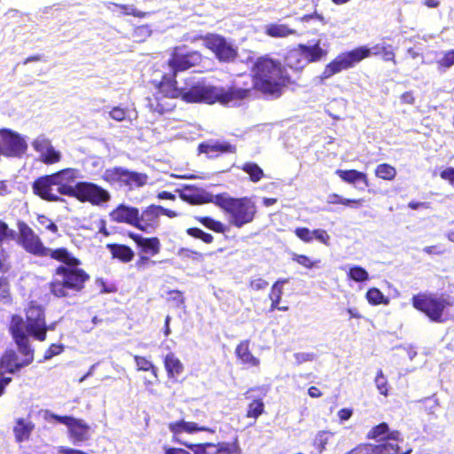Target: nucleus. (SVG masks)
<instances>
[{
	"label": "nucleus",
	"mask_w": 454,
	"mask_h": 454,
	"mask_svg": "<svg viewBox=\"0 0 454 454\" xmlns=\"http://www.w3.org/2000/svg\"><path fill=\"white\" fill-rule=\"evenodd\" d=\"M248 92L247 90L242 89L226 90L221 87L208 86L194 82L187 83L185 87L180 89L176 88L174 83L161 82L159 88V93L155 97L157 105L154 106V111L162 114L173 107V105L169 102H161V95H164V97L168 98L180 97L188 103L203 102L213 104L215 102H220L223 105H227L234 100L246 98Z\"/></svg>",
	"instance_id": "nucleus-1"
},
{
	"label": "nucleus",
	"mask_w": 454,
	"mask_h": 454,
	"mask_svg": "<svg viewBox=\"0 0 454 454\" xmlns=\"http://www.w3.org/2000/svg\"><path fill=\"white\" fill-rule=\"evenodd\" d=\"M52 259L63 264L55 270L53 280L50 284L51 293L56 297H68L80 292L89 275L79 266L80 260L74 257L66 248H58L52 254Z\"/></svg>",
	"instance_id": "nucleus-2"
},
{
	"label": "nucleus",
	"mask_w": 454,
	"mask_h": 454,
	"mask_svg": "<svg viewBox=\"0 0 454 454\" xmlns=\"http://www.w3.org/2000/svg\"><path fill=\"white\" fill-rule=\"evenodd\" d=\"M251 72L254 88L266 95L279 97L290 83V76L280 61L267 56L258 58Z\"/></svg>",
	"instance_id": "nucleus-3"
},
{
	"label": "nucleus",
	"mask_w": 454,
	"mask_h": 454,
	"mask_svg": "<svg viewBox=\"0 0 454 454\" xmlns=\"http://www.w3.org/2000/svg\"><path fill=\"white\" fill-rule=\"evenodd\" d=\"M9 330L21 356L13 349H7L0 358V368L6 372L15 373L33 362L34 350L31 348L29 337L24 335L22 324L19 318L10 325Z\"/></svg>",
	"instance_id": "nucleus-4"
},
{
	"label": "nucleus",
	"mask_w": 454,
	"mask_h": 454,
	"mask_svg": "<svg viewBox=\"0 0 454 454\" xmlns=\"http://www.w3.org/2000/svg\"><path fill=\"white\" fill-rule=\"evenodd\" d=\"M216 206L228 214L230 224L237 228L252 223L257 212L256 204L250 197L231 198L226 193L218 194Z\"/></svg>",
	"instance_id": "nucleus-5"
},
{
	"label": "nucleus",
	"mask_w": 454,
	"mask_h": 454,
	"mask_svg": "<svg viewBox=\"0 0 454 454\" xmlns=\"http://www.w3.org/2000/svg\"><path fill=\"white\" fill-rule=\"evenodd\" d=\"M19 318L22 324V330L25 336H31L35 340L43 341L46 339L47 331L52 329L47 326L44 311L42 306L31 302L26 309V321L20 316H13L10 325Z\"/></svg>",
	"instance_id": "nucleus-6"
},
{
	"label": "nucleus",
	"mask_w": 454,
	"mask_h": 454,
	"mask_svg": "<svg viewBox=\"0 0 454 454\" xmlns=\"http://www.w3.org/2000/svg\"><path fill=\"white\" fill-rule=\"evenodd\" d=\"M414 308L424 312L431 320L442 322L443 311L454 304L450 297L436 296L432 294H418L413 296Z\"/></svg>",
	"instance_id": "nucleus-7"
},
{
	"label": "nucleus",
	"mask_w": 454,
	"mask_h": 454,
	"mask_svg": "<svg viewBox=\"0 0 454 454\" xmlns=\"http://www.w3.org/2000/svg\"><path fill=\"white\" fill-rule=\"evenodd\" d=\"M371 56V51L366 46H360L352 51L339 54L327 64L322 73V79H328L333 75L355 67L363 59Z\"/></svg>",
	"instance_id": "nucleus-8"
},
{
	"label": "nucleus",
	"mask_w": 454,
	"mask_h": 454,
	"mask_svg": "<svg viewBox=\"0 0 454 454\" xmlns=\"http://www.w3.org/2000/svg\"><path fill=\"white\" fill-rule=\"evenodd\" d=\"M18 243L27 252L37 256H50L56 249H51L43 246L41 239L35 232L25 223H19Z\"/></svg>",
	"instance_id": "nucleus-9"
},
{
	"label": "nucleus",
	"mask_w": 454,
	"mask_h": 454,
	"mask_svg": "<svg viewBox=\"0 0 454 454\" xmlns=\"http://www.w3.org/2000/svg\"><path fill=\"white\" fill-rule=\"evenodd\" d=\"M201 61V55L198 51L183 53L180 48H176L168 61L170 73L165 74L163 76L164 83H171L170 81L176 75L178 72L189 69L198 65Z\"/></svg>",
	"instance_id": "nucleus-10"
},
{
	"label": "nucleus",
	"mask_w": 454,
	"mask_h": 454,
	"mask_svg": "<svg viewBox=\"0 0 454 454\" xmlns=\"http://www.w3.org/2000/svg\"><path fill=\"white\" fill-rule=\"evenodd\" d=\"M201 39L203 44L215 54L219 61L231 62L238 56V49L222 35L209 34Z\"/></svg>",
	"instance_id": "nucleus-11"
},
{
	"label": "nucleus",
	"mask_w": 454,
	"mask_h": 454,
	"mask_svg": "<svg viewBox=\"0 0 454 454\" xmlns=\"http://www.w3.org/2000/svg\"><path fill=\"white\" fill-rule=\"evenodd\" d=\"M74 197L81 202H90L94 206H102L111 200V194L108 191L89 182L77 183Z\"/></svg>",
	"instance_id": "nucleus-12"
},
{
	"label": "nucleus",
	"mask_w": 454,
	"mask_h": 454,
	"mask_svg": "<svg viewBox=\"0 0 454 454\" xmlns=\"http://www.w3.org/2000/svg\"><path fill=\"white\" fill-rule=\"evenodd\" d=\"M0 139L2 142V153L8 157H20L24 154L27 149L26 138L11 129H3L0 131Z\"/></svg>",
	"instance_id": "nucleus-13"
},
{
	"label": "nucleus",
	"mask_w": 454,
	"mask_h": 454,
	"mask_svg": "<svg viewBox=\"0 0 454 454\" xmlns=\"http://www.w3.org/2000/svg\"><path fill=\"white\" fill-rule=\"evenodd\" d=\"M51 417L67 426L69 438L74 443L85 442L90 439L91 428L84 420L69 416L51 415Z\"/></svg>",
	"instance_id": "nucleus-14"
},
{
	"label": "nucleus",
	"mask_w": 454,
	"mask_h": 454,
	"mask_svg": "<svg viewBox=\"0 0 454 454\" xmlns=\"http://www.w3.org/2000/svg\"><path fill=\"white\" fill-rule=\"evenodd\" d=\"M33 149L38 153L39 160L47 165L54 164L61 160V153L56 150L51 139L44 134H40L31 143Z\"/></svg>",
	"instance_id": "nucleus-15"
},
{
	"label": "nucleus",
	"mask_w": 454,
	"mask_h": 454,
	"mask_svg": "<svg viewBox=\"0 0 454 454\" xmlns=\"http://www.w3.org/2000/svg\"><path fill=\"white\" fill-rule=\"evenodd\" d=\"M79 170L76 168H66L54 173V177L51 178L55 184L59 185V192L60 195L74 197L76 192V184H73L79 177Z\"/></svg>",
	"instance_id": "nucleus-16"
},
{
	"label": "nucleus",
	"mask_w": 454,
	"mask_h": 454,
	"mask_svg": "<svg viewBox=\"0 0 454 454\" xmlns=\"http://www.w3.org/2000/svg\"><path fill=\"white\" fill-rule=\"evenodd\" d=\"M54 175H48L36 179L33 184L34 192L43 200L48 201H60L63 200L60 198L59 192V185L55 184L51 178H53Z\"/></svg>",
	"instance_id": "nucleus-17"
},
{
	"label": "nucleus",
	"mask_w": 454,
	"mask_h": 454,
	"mask_svg": "<svg viewBox=\"0 0 454 454\" xmlns=\"http://www.w3.org/2000/svg\"><path fill=\"white\" fill-rule=\"evenodd\" d=\"M180 197L191 204L214 203L216 205L217 199V195H213L202 188L192 185H184L180 190Z\"/></svg>",
	"instance_id": "nucleus-18"
},
{
	"label": "nucleus",
	"mask_w": 454,
	"mask_h": 454,
	"mask_svg": "<svg viewBox=\"0 0 454 454\" xmlns=\"http://www.w3.org/2000/svg\"><path fill=\"white\" fill-rule=\"evenodd\" d=\"M367 439L381 441L382 442H392L397 444L403 442L401 433L397 430H390L387 423H380L372 427L366 435Z\"/></svg>",
	"instance_id": "nucleus-19"
},
{
	"label": "nucleus",
	"mask_w": 454,
	"mask_h": 454,
	"mask_svg": "<svg viewBox=\"0 0 454 454\" xmlns=\"http://www.w3.org/2000/svg\"><path fill=\"white\" fill-rule=\"evenodd\" d=\"M160 206L151 205L141 214L138 212L137 228L145 231L152 232L159 225Z\"/></svg>",
	"instance_id": "nucleus-20"
},
{
	"label": "nucleus",
	"mask_w": 454,
	"mask_h": 454,
	"mask_svg": "<svg viewBox=\"0 0 454 454\" xmlns=\"http://www.w3.org/2000/svg\"><path fill=\"white\" fill-rule=\"evenodd\" d=\"M138 208L120 205L110 213V218L116 223H124L137 228Z\"/></svg>",
	"instance_id": "nucleus-21"
},
{
	"label": "nucleus",
	"mask_w": 454,
	"mask_h": 454,
	"mask_svg": "<svg viewBox=\"0 0 454 454\" xmlns=\"http://www.w3.org/2000/svg\"><path fill=\"white\" fill-rule=\"evenodd\" d=\"M168 429L176 437L181 435L184 433L194 434L200 431L209 432L212 434L215 433V430L212 428H209L207 427H200L195 422L185 420H179L170 423L168 425Z\"/></svg>",
	"instance_id": "nucleus-22"
},
{
	"label": "nucleus",
	"mask_w": 454,
	"mask_h": 454,
	"mask_svg": "<svg viewBox=\"0 0 454 454\" xmlns=\"http://www.w3.org/2000/svg\"><path fill=\"white\" fill-rule=\"evenodd\" d=\"M200 153L213 158L223 153H235L236 147L227 142L210 141L203 143L199 146Z\"/></svg>",
	"instance_id": "nucleus-23"
},
{
	"label": "nucleus",
	"mask_w": 454,
	"mask_h": 454,
	"mask_svg": "<svg viewBox=\"0 0 454 454\" xmlns=\"http://www.w3.org/2000/svg\"><path fill=\"white\" fill-rule=\"evenodd\" d=\"M285 63L288 67L294 70H301L309 64L300 45L287 52Z\"/></svg>",
	"instance_id": "nucleus-24"
},
{
	"label": "nucleus",
	"mask_w": 454,
	"mask_h": 454,
	"mask_svg": "<svg viewBox=\"0 0 454 454\" xmlns=\"http://www.w3.org/2000/svg\"><path fill=\"white\" fill-rule=\"evenodd\" d=\"M127 169L122 167L106 168L102 174V179L111 185L124 186Z\"/></svg>",
	"instance_id": "nucleus-25"
},
{
	"label": "nucleus",
	"mask_w": 454,
	"mask_h": 454,
	"mask_svg": "<svg viewBox=\"0 0 454 454\" xmlns=\"http://www.w3.org/2000/svg\"><path fill=\"white\" fill-rule=\"evenodd\" d=\"M130 237L144 253L155 255L160 252V244L157 238H144L137 234H131Z\"/></svg>",
	"instance_id": "nucleus-26"
},
{
	"label": "nucleus",
	"mask_w": 454,
	"mask_h": 454,
	"mask_svg": "<svg viewBox=\"0 0 454 454\" xmlns=\"http://www.w3.org/2000/svg\"><path fill=\"white\" fill-rule=\"evenodd\" d=\"M320 43L321 41L317 40L315 43L309 45L299 44L304 52V56L306 57L308 63L319 61L327 55V50L323 49L320 46Z\"/></svg>",
	"instance_id": "nucleus-27"
},
{
	"label": "nucleus",
	"mask_w": 454,
	"mask_h": 454,
	"mask_svg": "<svg viewBox=\"0 0 454 454\" xmlns=\"http://www.w3.org/2000/svg\"><path fill=\"white\" fill-rule=\"evenodd\" d=\"M335 174L344 182L350 184H356L357 183H363L364 186H368V179L367 176L364 172H360L355 169L350 170H343V169H337L335 171Z\"/></svg>",
	"instance_id": "nucleus-28"
},
{
	"label": "nucleus",
	"mask_w": 454,
	"mask_h": 454,
	"mask_svg": "<svg viewBox=\"0 0 454 454\" xmlns=\"http://www.w3.org/2000/svg\"><path fill=\"white\" fill-rule=\"evenodd\" d=\"M264 33L273 38H286L296 35V30L290 28L286 24L270 23L265 25Z\"/></svg>",
	"instance_id": "nucleus-29"
},
{
	"label": "nucleus",
	"mask_w": 454,
	"mask_h": 454,
	"mask_svg": "<svg viewBox=\"0 0 454 454\" xmlns=\"http://www.w3.org/2000/svg\"><path fill=\"white\" fill-rule=\"evenodd\" d=\"M235 352L242 364L248 366H258L260 364V360L249 351V342L247 340L241 341L237 346Z\"/></svg>",
	"instance_id": "nucleus-30"
},
{
	"label": "nucleus",
	"mask_w": 454,
	"mask_h": 454,
	"mask_svg": "<svg viewBox=\"0 0 454 454\" xmlns=\"http://www.w3.org/2000/svg\"><path fill=\"white\" fill-rule=\"evenodd\" d=\"M34 425L31 421L25 419H18L13 427V433L18 442H23L29 438Z\"/></svg>",
	"instance_id": "nucleus-31"
},
{
	"label": "nucleus",
	"mask_w": 454,
	"mask_h": 454,
	"mask_svg": "<svg viewBox=\"0 0 454 454\" xmlns=\"http://www.w3.org/2000/svg\"><path fill=\"white\" fill-rule=\"evenodd\" d=\"M164 366L168 378H176L184 371V365L174 353H168L164 359Z\"/></svg>",
	"instance_id": "nucleus-32"
},
{
	"label": "nucleus",
	"mask_w": 454,
	"mask_h": 454,
	"mask_svg": "<svg viewBox=\"0 0 454 454\" xmlns=\"http://www.w3.org/2000/svg\"><path fill=\"white\" fill-rule=\"evenodd\" d=\"M147 182L148 176L146 174L127 169L124 186H128L129 189L139 188L145 185Z\"/></svg>",
	"instance_id": "nucleus-33"
},
{
	"label": "nucleus",
	"mask_w": 454,
	"mask_h": 454,
	"mask_svg": "<svg viewBox=\"0 0 454 454\" xmlns=\"http://www.w3.org/2000/svg\"><path fill=\"white\" fill-rule=\"evenodd\" d=\"M109 251L114 258H117L123 262H130L134 257V253L127 246L124 245H108Z\"/></svg>",
	"instance_id": "nucleus-34"
},
{
	"label": "nucleus",
	"mask_w": 454,
	"mask_h": 454,
	"mask_svg": "<svg viewBox=\"0 0 454 454\" xmlns=\"http://www.w3.org/2000/svg\"><path fill=\"white\" fill-rule=\"evenodd\" d=\"M333 435V434L332 432L325 430L318 431L316 434L312 445L318 454L323 453Z\"/></svg>",
	"instance_id": "nucleus-35"
},
{
	"label": "nucleus",
	"mask_w": 454,
	"mask_h": 454,
	"mask_svg": "<svg viewBox=\"0 0 454 454\" xmlns=\"http://www.w3.org/2000/svg\"><path fill=\"white\" fill-rule=\"evenodd\" d=\"M264 412V403L262 399L253 400L247 406L246 417L253 419L249 426L254 425L256 419Z\"/></svg>",
	"instance_id": "nucleus-36"
},
{
	"label": "nucleus",
	"mask_w": 454,
	"mask_h": 454,
	"mask_svg": "<svg viewBox=\"0 0 454 454\" xmlns=\"http://www.w3.org/2000/svg\"><path fill=\"white\" fill-rule=\"evenodd\" d=\"M241 169L249 175L253 183L259 182L264 176L263 170L254 162H246L241 166Z\"/></svg>",
	"instance_id": "nucleus-37"
},
{
	"label": "nucleus",
	"mask_w": 454,
	"mask_h": 454,
	"mask_svg": "<svg viewBox=\"0 0 454 454\" xmlns=\"http://www.w3.org/2000/svg\"><path fill=\"white\" fill-rule=\"evenodd\" d=\"M365 297L368 302L372 305H387L389 303L388 298L385 297L384 294L375 287L370 288L367 291Z\"/></svg>",
	"instance_id": "nucleus-38"
},
{
	"label": "nucleus",
	"mask_w": 454,
	"mask_h": 454,
	"mask_svg": "<svg viewBox=\"0 0 454 454\" xmlns=\"http://www.w3.org/2000/svg\"><path fill=\"white\" fill-rule=\"evenodd\" d=\"M375 176L380 179L390 181L395 177L396 170L393 166L382 163L375 168Z\"/></svg>",
	"instance_id": "nucleus-39"
},
{
	"label": "nucleus",
	"mask_w": 454,
	"mask_h": 454,
	"mask_svg": "<svg viewBox=\"0 0 454 454\" xmlns=\"http://www.w3.org/2000/svg\"><path fill=\"white\" fill-rule=\"evenodd\" d=\"M134 360H135L137 371H144V372L150 371L155 379L158 378L157 368L146 357L141 356H135Z\"/></svg>",
	"instance_id": "nucleus-40"
},
{
	"label": "nucleus",
	"mask_w": 454,
	"mask_h": 454,
	"mask_svg": "<svg viewBox=\"0 0 454 454\" xmlns=\"http://www.w3.org/2000/svg\"><path fill=\"white\" fill-rule=\"evenodd\" d=\"M186 446L193 450L194 454H220L218 444L204 443V444H186Z\"/></svg>",
	"instance_id": "nucleus-41"
},
{
	"label": "nucleus",
	"mask_w": 454,
	"mask_h": 454,
	"mask_svg": "<svg viewBox=\"0 0 454 454\" xmlns=\"http://www.w3.org/2000/svg\"><path fill=\"white\" fill-rule=\"evenodd\" d=\"M286 283H288L287 278H280L273 284L269 294L270 301H275V303L280 302L283 295V286Z\"/></svg>",
	"instance_id": "nucleus-42"
},
{
	"label": "nucleus",
	"mask_w": 454,
	"mask_h": 454,
	"mask_svg": "<svg viewBox=\"0 0 454 454\" xmlns=\"http://www.w3.org/2000/svg\"><path fill=\"white\" fill-rule=\"evenodd\" d=\"M292 260L306 269L319 267L320 260H313L304 254H293Z\"/></svg>",
	"instance_id": "nucleus-43"
},
{
	"label": "nucleus",
	"mask_w": 454,
	"mask_h": 454,
	"mask_svg": "<svg viewBox=\"0 0 454 454\" xmlns=\"http://www.w3.org/2000/svg\"><path fill=\"white\" fill-rule=\"evenodd\" d=\"M348 276L356 282H364L369 279L368 272L360 266H352L349 268Z\"/></svg>",
	"instance_id": "nucleus-44"
},
{
	"label": "nucleus",
	"mask_w": 454,
	"mask_h": 454,
	"mask_svg": "<svg viewBox=\"0 0 454 454\" xmlns=\"http://www.w3.org/2000/svg\"><path fill=\"white\" fill-rule=\"evenodd\" d=\"M108 114L109 117L116 121H131L132 119L129 109L121 106L113 107Z\"/></svg>",
	"instance_id": "nucleus-45"
},
{
	"label": "nucleus",
	"mask_w": 454,
	"mask_h": 454,
	"mask_svg": "<svg viewBox=\"0 0 454 454\" xmlns=\"http://www.w3.org/2000/svg\"><path fill=\"white\" fill-rule=\"evenodd\" d=\"M152 35V29L148 25H142L134 28L132 37L137 42H144Z\"/></svg>",
	"instance_id": "nucleus-46"
},
{
	"label": "nucleus",
	"mask_w": 454,
	"mask_h": 454,
	"mask_svg": "<svg viewBox=\"0 0 454 454\" xmlns=\"http://www.w3.org/2000/svg\"><path fill=\"white\" fill-rule=\"evenodd\" d=\"M199 221L207 228L219 233H223L225 231L224 225L219 222L216 221L211 217H200L199 218Z\"/></svg>",
	"instance_id": "nucleus-47"
},
{
	"label": "nucleus",
	"mask_w": 454,
	"mask_h": 454,
	"mask_svg": "<svg viewBox=\"0 0 454 454\" xmlns=\"http://www.w3.org/2000/svg\"><path fill=\"white\" fill-rule=\"evenodd\" d=\"M218 445L220 454H241L238 440H235L233 442H221Z\"/></svg>",
	"instance_id": "nucleus-48"
},
{
	"label": "nucleus",
	"mask_w": 454,
	"mask_h": 454,
	"mask_svg": "<svg viewBox=\"0 0 454 454\" xmlns=\"http://www.w3.org/2000/svg\"><path fill=\"white\" fill-rule=\"evenodd\" d=\"M187 233L192 237L200 239L201 240L207 244L211 243L214 239L211 234L206 233L199 228H190L187 230Z\"/></svg>",
	"instance_id": "nucleus-49"
},
{
	"label": "nucleus",
	"mask_w": 454,
	"mask_h": 454,
	"mask_svg": "<svg viewBox=\"0 0 454 454\" xmlns=\"http://www.w3.org/2000/svg\"><path fill=\"white\" fill-rule=\"evenodd\" d=\"M14 238V231L10 229L8 224L4 221L0 220V246Z\"/></svg>",
	"instance_id": "nucleus-50"
},
{
	"label": "nucleus",
	"mask_w": 454,
	"mask_h": 454,
	"mask_svg": "<svg viewBox=\"0 0 454 454\" xmlns=\"http://www.w3.org/2000/svg\"><path fill=\"white\" fill-rule=\"evenodd\" d=\"M375 385L381 395H387V381L381 370L377 372Z\"/></svg>",
	"instance_id": "nucleus-51"
},
{
	"label": "nucleus",
	"mask_w": 454,
	"mask_h": 454,
	"mask_svg": "<svg viewBox=\"0 0 454 454\" xmlns=\"http://www.w3.org/2000/svg\"><path fill=\"white\" fill-rule=\"evenodd\" d=\"M437 64L444 68L454 66V49L443 52L442 57L438 59Z\"/></svg>",
	"instance_id": "nucleus-52"
},
{
	"label": "nucleus",
	"mask_w": 454,
	"mask_h": 454,
	"mask_svg": "<svg viewBox=\"0 0 454 454\" xmlns=\"http://www.w3.org/2000/svg\"><path fill=\"white\" fill-rule=\"evenodd\" d=\"M106 7L109 11L114 12L115 8L120 11L121 14L131 15L133 13L134 6L127 4H120L116 3H107Z\"/></svg>",
	"instance_id": "nucleus-53"
},
{
	"label": "nucleus",
	"mask_w": 454,
	"mask_h": 454,
	"mask_svg": "<svg viewBox=\"0 0 454 454\" xmlns=\"http://www.w3.org/2000/svg\"><path fill=\"white\" fill-rule=\"evenodd\" d=\"M295 235L306 243H309L313 240L314 230L310 231L308 228H296Z\"/></svg>",
	"instance_id": "nucleus-54"
},
{
	"label": "nucleus",
	"mask_w": 454,
	"mask_h": 454,
	"mask_svg": "<svg viewBox=\"0 0 454 454\" xmlns=\"http://www.w3.org/2000/svg\"><path fill=\"white\" fill-rule=\"evenodd\" d=\"M168 300L172 301L177 308L181 307L184 303V298L183 294L177 290H172L168 293Z\"/></svg>",
	"instance_id": "nucleus-55"
},
{
	"label": "nucleus",
	"mask_w": 454,
	"mask_h": 454,
	"mask_svg": "<svg viewBox=\"0 0 454 454\" xmlns=\"http://www.w3.org/2000/svg\"><path fill=\"white\" fill-rule=\"evenodd\" d=\"M37 221L43 228L49 230L53 233L58 231V226L48 217L44 215H39Z\"/></svg>",
	"instance_id": "nucleus-56"
},
{
	"label": "nucleus",
	"mask_w": 454,
	"mask_h": 454,
	"mask_svg": "<svg viewBox=\"0 0 454 454\" xmlns=\"http://www.w3.org/2000/svg\"><path fill=\"white\" fill-rule=\"evenodd\" d=\"M313 239H316L317 241L321 242L324 245H326V246L329 245L330 236L325 230H322V229L314 230Z\"/></svg>",
	"instance_id": "nucleus-57"
},
{
	"label": "nucleus",
	"mask_w": 454,
	"mask_h": 454,
	"mask_svg": "<svg viewBox=\"0 0 454 454\" xmlns=\"http://www.w3.org/2000/svg\"><path fill=\"white\" fill-rule=\"evenodd\" d=\"M269 286V283L262 278H256L250 280L249 286L251 289L259 291L263 290Z\"/></svg>",
	"instance_id": "nucleus-58"
},
{
	"label": "nucleus",
	"mask_w": 454,
	"mask_h": 454,
	"mask_svg": "<svg viewBox=\"0 0 454 454\" xmlns=\"http://www.w3.org/2000/svg\"><path fill=\"white\" fill-rule=\"evenodd\" d=\"M383 59L385 61H392L395 64V52L391 49V45L383 43V47H381Z\"/></svg>",
	"instance_id": "nucleus-59"
},
{
	"label": "nucleus",
	"mask_w": 454,
	"mask_h": 454,
	"mask_svg": "<svg viewBox=\"0 0 454 454\" xmlns=\"http://www.w3.org/2000/svg\"><path fill=\"white\" fill-rule=\"evenodd\" d=\"M63 351V347L58 344H52L45 352L44 359H51L52 356L60 354Z\"/></svg>",
	"instance_id": "nucleus-60"
},
{
	"label": "nucleus",
	"mask_w": 454,
	"mask_h": 454,
	"mask_svg": "<svg viewBox=\"0 0 454 454\" xmlns=\"http://www.w3.org/2000/svg\"><path fill=\"white\" fill-rule=\"evenodd\" d=\"M172 176L180 178V179H207V175L201 173L200 175H196L193 173H186V174H173Z\"/></svg>",
	"instance_id": "nucleus-61"
},
{
	"label": "nucleus",
	"mask_w": 454,
	"mask_h": 454,
	"mask_svg": "<svg viewBox=\"0 0 454 454\" xmlns=\"http://www.w3.org/2000/svg\"><path fill=\"white\" fill-rule=\"evenodd\" d=\"M440 176L442 179L449 181L450 184H454V168H448L442 170Z\"/></svg>",
	"instance_id": "nucleus-62"
},
{
	"label": "nucleus",
	"mask_w": 454,
	"mask_h": 454,
	"mask_svg": "<svg viewBox=\"0 0 454 454\" xmlns=\"http://www.w3.org/2000/svg\"><path fill=\"white\" fill-rule=\"evenodd\" d=\"M53 454H86L83 451L66 447H58Z\"/></svg>",
	"instance_id": "nucleus-63"
},
{
	"label": "nucleus",
	"mask_w": 454,
	"mask_h": 454,
	"mask_svg": "<svg viewBox=\"0 0 454 454\" xmlns=\"http://www.w3.org/2000/svg\"><path fill=\"white\" fill-rule=\"evenodd\" d=\"M164 454H191L187 450L181 448H164Z\"/></svg>",
	"instance_id": "nucleus-64"
}]
</instances>
